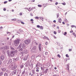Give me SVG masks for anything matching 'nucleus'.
Listing matches in <instances>:
<instances>
[{"label":"nucleus","mask_w":76,"mask_h":76,"mask_svg":"<svg viewBox=\"0 0 76 76\" xmlns=\"http://www.w3.org/2000/svg\"><path fill=\"white\" fill-rule=\"evenodd\" d=\"M11 20L12 21H16V19L15 18V19H12Z\"/></svg>","instance_id":"obj_24"},{"label":"nucleus","mask_w":76,"mask_h":76,"mask_svg":"<svg viewBox=\"0 0 76 76\" xmlns=\"http://www.w3.org/2000/svg\"><path fill=\"white\" fill-rule=\"evenodd\" d=\"M12 62V59H10L8 61V64H10Z\"/></svg>","instance_id":"obj_9"},{"label":"nucleus","mask_w":76,"mask_h":76,"mask_svg":"<svg viewBox=\"0 0 76 76\" xmlns=\"http://www.w3.org/2000/svg\"><path fill=\"white\" fill-rule=\"evenodd\" d=\"M25 70L23 72H22V74H23V75H24V74L25 73Z\"/></svg>","instance_id":"obj_42"},{"label":"nucleus","mask_w":76,"mask_h":76,"mask_svg":"<svg viewBox=\"0 0 76 76\" xmlns=\"http://www.w3.org/2000/svg\"><path fill=\"white\" fill-rule=\"evenodd\" d=\"M2 70L3 72H4L5 71H6V69L5 68H4L2 69Z\"/></svg>","instance_id":"obj_15"},{"label":"nucleus","mask_w":76,"mask_h":76,"mask_svg":"<svg viewBox=\"0 0 76 76\" xmlns=\"http://www.w3.org/2000/svg\"><path fill=\"white\" fill-rule=\"evenodd\" d=\"M36 72H39V69H37L36 70Z\"/></svg>","instance_id":"obj_40"},{"label":"nucleus","mask_w":76,"mask_h":76,"mask_svg":"<svg viewBox=\"0 0 76 76\" xmlns=\"http://www.w3.org/2000/svg\"><path fill=\"white\" fill-rule=\"evenodd\" d=\"M64 21L65 22H67V20L66 19H64Z\"/></svg>","instance_id":"obj_26"},{"label":"nucleus","mask_w":76,"mask_h":76,"mask_svg":"<svg viewBox=\"0 0 76 76\" xmlns=\"http://www.w3.org/2000/svg\"><path fill=\"white\" fill-rule=\"evenodd\" d=\"M22 47V44H20L19 46L18 47V48H21V47Z\"/></svg>","instance_id":"obj_16"},{"label":"nucleus","mask_w":76,"mask_h":76,"mask_svg":"<svg viewBox=\"0 0 76 76\" xmlns=\"http://www.w3.org/2000/svg\"><path fill=\"white\" fill-rule=\"evenodd\" d=\"M32 72L33 74H34L35 73V70H34V69L32 70Z\"/></svg>","instance_id":"obj_17"},{"label":"nucleus","mask_w":76,"mask_h":76,"mask_svg":"<svg viewBox=\"0 0 76 76\" xmlns=\"http://www.w3.org/2000/svg\"><path fill=\"white\" fill-rule=\"evenodd\" d=\"M62 4H63V5H66V3H62Z\"/></svg>","instance_id":"obj_47"},{"label":"nucleus","mask_w":76,"mask_h":76,"mask_svg":"<svg viewBox=\"0 0 76 76\" xmlns=\"http://www.w3.org/2000/svg\"><path fill=\"white\" fill-rule=\"evenodd\" d=\"M57 29H59V27H58V26L57 27Z\"/></svg>","instance_id":"obj_63"},{"label":"nucleus","mask_w":76,"mask_h":76,"mask_svg":"<svg viewBox=\"0 0 76 76\" xmlns=\"http://www.w3.org/2000/svg\"><path fill=\"white\" fill-rule=\"evenodd\" d=\"M8 1H12V0H9Z\"/></svg>","instance_id":"obj_62"},{"label":"nucleus","mask_w":76,"mask_h":76,"mask_svg":"<svg viewBox=\"0 0 76 76\" xmlns=\"http://www.w3.org/2000/svg\"><path fill=\"white\" fill-rule=\"evenodd\" d=\"M7 52H8V53H7V54L8 55H10V52H9V51H7Z\"/></svg>","instance_id":"obj_35"},{"label":"nucleus","mask_w":76,"mask_h":76,"mask_svg":"<svg viewBox=\"0 0 76 76\" xmlns=\"http://www.w3.org/2000/svg\"><path fill=\"white\" fill-rule=\"evenodd\" d=\"M39 19H41V20H42V21H43L44 20V18H42V17H39Z\"/></svg>","instance_id":"obj_23"},{"label":"nucleus","mask_w":76,"mask_h":76,"mask_svg":"<svg viewBox=\"0 0 76 76\" xmlns=\"http://www.w3.org/2000/svg\"><path fill=\"white\" fill-rule=\"evenodd\" d=\"M58 33H60V32H61V31H60V30H58Z\"/></svg>","instance_id":"obj_30"},{"label":"nucleus","mask_w":76,"mask_h":76,"mask_svg":"<svg viewBox=\"0 0 76 76\" xmlns=\"http://www.w3.org/2000/svg\"><path fill=\"white\" fill-rule=\"evenodd\" d=\"M28 10L30 12V11H31V10H32V8H31V7H30L28 8Z\"/></svg>","instance_id":"obj_21"},{"label":"nucleus","mask_w":76,"mask_h":76,"mask_svg":"<svg viewBox=\"0 0 76 76\" xmlns=\"http://www.w3.org/2000/svg\"><path fill=\"white\" fill-rule=\"evenodd\" d=\"M37 27L38 28H39L41 30H43L44 29V27L42 26H40L39 25H37Z\"/></svg>","instance_id":"obj_3"},{"label":"nucleus","mask_w":76,"mask_h":76,"mask_svg":"<svg viewBox=\"0 0 76 76\" xmlns=\"http://www.w3.org/2000/svg\"><path fill=\"white\" fill-rule=\"evenodd\" d=\"M35 19H39V17H38V16L36 17H35Z\"/></svg>","instance_id":"obj_29"},{"label":"nucleus","mask_w":76,"mask_h":76,"mask_svg":"<svg viewBox=\"0 0 76 76\" xmlns=\"http://www.w3.org/2000/svg\"><path fill=\"white\" fill-rule=\"evenodd\" d=\"M53 37L55 39H56V38H57V37H56L55 36H54Z\"/></svg>","instance_id":"obj_55"},{"label":"nucleus","mask_w":76,"mask_h":76,"mask_svg":"<svg viewBox=\"0 0 76 76\" xmlns=\"http://www.w3.org/2000/svg\"><path fill=\"white\" fill-rule=\"evenodd\" d=\"M45 44V45H47V44H48V42H46Z\"/></svg>","instance_id":"obj_48"},{"label":"nucleus","mask_w":76,"mask_h":76,"mask_svg":"<svg viewBox=\"0 0 76 76\" xmlns=\"http://www.w3.org/2000/svg\"><path fill=\"white\" fill-rule=\"evenodd\" d=\"M14 51V54H15V53H16L18 52V51H17V50H15V51Z\"/></svg>","instance_id":"obj_37"},{"label":"nucleus","mask_w":76,"mask_h":76,"mask_svg":"<svg viewBox=\"0 0 76 76\" xmlns=\"http://www.w3.org/2000/svg\"><path fill=\"white\" fill-rule=\"evenodd\" d=\"M53 28H54V27H56V25H53Z\"/></svg>","instance_id":"obj_46"},{"label":"nucleus","mask_w":76,"mask_h":76,"mask_svg":"<svg viewBox=\"0 0 76 76\" xmlns=\"http://www.w3.org/2000/svg\"><path fill=\"white\" fill-rule=\"evenodd\" d=\"M71 28H76V26L73 25L71 26Z\"/></svg>","instance_id":"obj_18"},{"label":"nucleus","mask_w":76,"mask_h":76,"mask_svg":"<svg viewBox=\"0 0 76 76\" xmlns=\"http://www.w3.org/2000/svg\"><path fill=\"white\" fill-rule=\"evenodd\" d=\"M3 75V72H1L0 73V76H1Z\"/></svg>","instance_id":"obj_19"},{"label":"nucleus","mask_w":76,"mask_h":76,"mask_svg":"<svg viewBox=\"0 0 76 76\" xmlns=\"http://www.w3.org/2000/svg\"><path fill=\"white\" fill-rule=\"evenodd\" d=\"M23 49L21 48L19 49V51H23Z\"/></svg>","instance_id":"obj_22"},{"label":"nucleus","mask_w":76,"mask_h":76,"mask_svg":"<svg viewBox=\"0 0 76 76\" xmlns=\"http://www.w3.org/2000/svg\"><path fill=\"white\" fill-rule=\"evenodd\" d=\"M17 68V66L16 64H14L13 67L12 68V70H15L16 68Z\"/></svg>","instance_id":"obj_5"},{"label":"nucleus","mask_w":76,"mask_h":76,"mask_svg":"<svg viewBox=\"0 0 76 76\" xmlns=\"http://www.w3.org/2000/svg\"><path fill=\"white\" fill-rule=\"evenodd\" d=\"M20 41V39H17L16 40H15L14 41V44L16 46H17L18 44H19V41Z\"/></svg>","instance_id":"obj_1"},{"label":"nucleus","mask_w":76,"mask_h":76,"mask_svg":"<svg viewBox=\"0 0 76 76\" xmlns=\"http://www.w3.org/2000/svg\"><path fill=\"white\" fill-rule=\"evenodd\" d=\"M57 18H58L59 17V14H57Z\"/></svg>","instance_id":"obj_38"},{"label":"nucleus","mask_w":76,"mask_h":76,"mask_svg":"<svg viewBox=\"0 0 76 76\" xmlns=\"http://www.w3.org/2000/svg\"><path fill=\"white\" fill-rule=\"evenodd\" d=\"M72 34H73V35H74L75 34V33H73Z\"/></svg>","instance_id":"obj_60"},{"label":"nucleus","mask_w":76,"mask_h":76,"mask_svg":"<svg viewBox=\"0 0 76 76\" xmlns=\"http://www.w3.org/2000/svg\"><path fill=\"white\" fill-rule=\"evenodd\" d=\"M19 31H20V32H23V31L22 30H21V29H19Z\"/></svg>","instance_id":"obj_33"},{"label":"nucleus","mask_w":76,"mask_h":76,"mask_svg":"<svg viewBox=\"0 0 76 76\" xmlns=\"http://www.w3.org/2000/svg\"><path fill=\"white\" fill-rule=\"evenodd\" d=\"M7 3V1H5L4 2V4H6Z\"/></svg>","instance_id":"obj_36"},{"label":"nucleus","mask_w":76,"mask_h":76,"mask_svg":"<svg viewBox=\"0 0 76 76\" xmlns=\"http://www.w3.org/2000/svg\"><path fill=\"white\" fill-rule=\"evenodd\" d=\"M38 7H42V5H41L38 4Z\"/></svg>","instance_id":"obj_25"},{"label":"nucleus","mask_w":76,"mask_h":76,"mask_svg":"<svg viewBox=\"0 0 76 76\" xmlns=\"http://www.w3.org/2000/svg\"><path fill=\"white\" fill-rule=\"evenodd\" d=\"M18 60V58H14L13 59V61H17Z\"/></svg>","instance_id":"obj_10"},{"label":"nucleus","mask_w":76,"mask_h":76,"mask_svg":"<svg viewBox=\"0 0 76 76\" xmlns=\"http://www.w3.org/2000/svg\"><path fill=\"white\" fill-rule=\"evenodd\" d=\"M10 55L11 57H13L15 56V53L14 51H10Z\"/></svg>","instance_id":"obj_4"},{"label":"nucleus","mask_w":76,"mask_h":76,"mask_svg":"<svg viewBox=\"0 0 76 76\" xmlns=\"http://www.w3.org/2000/svg\"><path fill=\"white\" fill-rule=\"evenodd\" d=\"M11 50H15V49L13 48V47H11Z\"/></svg>","instance_id":"obj_39"},{"label":"nucleus","mask_w":76,"mask_h":76,"mask_svg":"<svg viewBox=\"0 0 76 76\" xmlns=\"http://www.w3.org/2000/svg\"><path fill=\"white\" fill-rule=\"evenodd\" d=\"M58 22H59V23H61V18H60L58 19Z\"/></svg>","instance_id":"obj_14"},{"label":"nucleus","mask_w":76,"mask_h":76,"mask_svg":"<svg viewBox=\"0 0 76 76\" xmlns=\"http://www.w3.org/2000/svg\"><path fill=\"white\" fill-rule=\"evenodd\" d=\"M53 22L54 23H56V20H54Z\"/></svg>","instance_id":"obj_56"},{"label":"nucleus","mask_w":76,"mask_h":76,"mask_svg":"<svg viewBox=\"0 0 76 76\" xmlns=\"http://www.w3.org/2000/svg\"><path fill=\"white\" fill-rule=\"evenodd\" d=\"M62 23L63 25H65V23L64 22H62Z\"/></svg>","instance_id":"obj_53"},{"label":"nucleus","mask_w":76,"mask_h":76,"mask_svg":"<svg viewBox=\"0 0 76 76\" xmlns=\"http://www.w3.org/2000/svg\"><path fill=\"white\" fill-rule=\"evenodd\" d=\"M45 55H47V54H48V53H47V52H45Z\"/></svg>","instance_id":"obj_49"},{"label":"nucleus","mask_w":76,"mask_h":76,"mask_svg":"<svg viewBox=\"0 0 76 76\" xmlns=\"http://www.w3.org/2000/svg\"><path fill=\"white\" fill-rule=\"evenodd\" d=\"M74 36H75V37H76V34H75V35H74Z\"/></svg>","instance_id":"obj_64"},{"label":"nucleus","mask_w":76,"mask_h":76,"mask_svg":"<svg viewBox=\"0 0 76 76\" xmlns=\"http://www.w3.org/2000/svg\"><path fill=\"white\" fill-rule=\"evenodd\" d=\"M67 67L68 69V72H69V65H67Z\"/></svg>","instance_id":"obj_13"},{"label":"nucleus","mask_w":76,"mask_h":76,"mask_svg":"<svg viewBox=\"0 0 76 76\" xmlns=\"http://www.w3.org/2000/svg\"><path fill=\"white\" fill-rule=\"evenodd\" d=\"M70 33H72L73 32V30H72L71 31H70Z\"/></svg>","instance_id":"obj_45"},{"label":"nucleus","mask_w":76,"mask_h":76,"mask_svg":"<svg viewBox=\"0 0 76 76\" xmlns=\"http://www.w3.org/2000/svg\"><path fill=\"white\" fill-rule=\"evenodd\" d=\"M1 29H2L3 28V27L2 26H1V27H0Z\"/></svg>","instance_id":"obj_61"},{"label":"nucleus","mask_w":76,"mask_h":76,"mask_svg":"<svg viewBox=\"0 0 76 76\" xmlns=\"http://www.w3.org/2000/svg\"><path fill=\"white\" fill-rule=\"evenodd\" d=\"M66 57H69V56H68V54H66Z\"/></svg>","instance_id":"obj_34"},{"label":"nucleus","mask_w":76,"mask_h":76,"mask_svg":"<svg viewBox=\"0 0 76 76\" xmlns=\"http://www.w3.org/2000/svg\"><path fill=\"white\" fill-rule=\"evenodd\" d=\"M1 49H3V50H5V48H1Z\"/></svg>","instance_id":"obj_50"},{"label":"nucleus","mask_w":76,"mask_h":76,"mask_svg":"<svg viewBox=\"0 0 76 76\" xmlns=\"http://www.w3.org/2000/svg\"><path fill=\"white\" fill-rule=\"evenodd\" d=\"M72 50V49H70L69 50V51H71Z\"/></svg>","instance_id":"obj_43"},{"label":"nucleus","mask_w":76,"mask_h":76,"mask_svg":"<svg viewBox=\"0 0 76 76\" xmlns=\"http://www.w3.org/2000/svg\"><path fill=\"white\" fill-rule=\"evenodd\" d=\"M23 65H22L21 66V69H22V68H23Z\"/></svg>","instance_id":"obj_44"},{"label":"nucleus","mask_w":76,"mask_h":76,"mask_svg":"<svg viewBox=\"0 0 76 76\" xmlns=\"http://www.w3.org/2000/svg\"><path fill=\"white\" fill-rule=\"evenodd\" d=\"M57 57H58L59 58H61V56H60V55L59 54H58L57 55Z\"/></svg>","instance_id":"obj_27"},{"label":"nucleus","mask_w":76,"mask_h":76,"mask_svg":"<svg viewBox=\"0 0 76 76\" xmlns=\"http://www.w3.org/2000/svg\"><path fill=\"white\" fill-rule=\"evenodd\" d=\"M24 43L26 45H28V44H30V40H26L24 41Z\"/></svg>","instance_id":"obj_2"},{"label":"nucleus","mask_w":76,"mask_h":76,"mask_svg":"<svg viewBox=\"0 0 76 76\" xmlns=\"http://www.w3.org/2000/svg\"><path fill=\"white\" fill-rule=\"evenodd\" d=\"M16 73V70H15L13 71L12 72V75H15Z\"/></svg>","instance_id":"obj_7"},{"label":"nucleus","mask_w":76,"mask_h":76,"mask_svg":"<svg viewBox=\"0 0 76 76\" xmlns=\"http://www.w3.org/2000/svg\"><path fill=\"white\" fill-rule=\"evenodd\" d=\"M4 76H7V73H5L4 74Z\"/></svg>","instance_id":"obj_32"},{"label":"nucleus","mask_w":76,"mask_h":76,"mask_svg":"<svg viewBox=\"0 0 76 76\" xmlns=\"http://www.w3.org/2000/svg\"><path fill=\"white\" fill-rule=\"evenodd\" d=\"M58 4V2H56V3H55V4H56V5H57V4Z\"/></svg>","instance_id":"obj_51"},{"label":"nucleus","mask_w":76,"mask_h":76,"mask_svg":"<svg viewBox=\"0 0 76 76\" xmlns=\"http://www.w3.org/2000/svg\"><path fill=\"white\" fill-rule=\"evenodd\" d=\"M46 39H48V40H50L47 37H46Z\"/></svg>","instance_id":"obj_59"},{"label":"nucleus","mask_w":76,"mask_h":76,"mask_svg":"<svg viewBox=\"0 0 76 76\" xmlns=\"http://www.w3.org/2000/svg\"><path fill=\"white\" fill-rule=\"evenodd\" d=\"M4 56H1V59L2 60H4Z\"/></svg>","instance_id":"obj_12"},{"label":"nucleus","mask_w":76,"mask_h":76,"mask_svg":"<svg viewBox=\"0 0 76 76\" xmlns=\"http://www.w3.org/2000/svg\"><path fill=\"white\" fill-rule=\"evenodd\" d=\"M66 34H67V32H64V35H66Z\"/></svg>","instance_id":"obj_28"},{"label":"nucleus","mask_w":76,"mask_h":76,"mask_svg":"<svg viewBox=\"0 0 76 76\" xmlns=\"http://www.w3.org/2000/svg\"><path fill=\"white\" fill-rule=\"evenodd\" d=\"M53 33L55 35H56V34H57V32L55 31H54Z\"/></svg>","instance_id":"obj_31"},{"label":"nucleus","mask_w":76,"mask_h":76,"mask_svg":"<svg viewBox=\"0 0 76 76\" xmlns=\"http://www.w3.org/2000/svg\"><path fill=\"white\" fill-rule=\"evenodd\" d=\"M39 49L40 51H41V44H40L39 45Z\"/></svg>","instance_id":"obj_8"},{"label":"nucleus","mask_w":76,"mask_h":76,"mask_svg":"<svg viewBox=\"0 0 76 76\" xmlns=\"http://www.w3.org/2000/svg\"><path fill=\"white\" fill-rule=\"evenodd\" d=\"M22 47L23 48L25 49V48H26V45L24 44H23L22 45Z\"/></svg>","instance_id":"obj_6"},{"label":"nucleus","mask_w":76,"mask_h":76,"mask_svg":"<svg viewBox=\"0 0 76 76\" xmlns=\"http://www.w3.org/2000/svg\"><path fill=\"white\" fill-rule=\"evenodd\" d=\"M22 12H20V16H21L22 15Z\"/></svg>","instance_id":"obj_52"},{"label":"nucleus","mask_w":76,"mask_h":76,"mask_svg":"<svg viewBox=\"0 0 76 76\" xmlns=\"http://www.w3.org/2000/svg\"><path fill=\"white\" fill-rule=\"evenodd\" d=\"M7 34H11L10 32H7Z\"/></svg>","instance_id":"obj_57"},{"label":"nucleus","mask_w":76,"mask_h":76,"mask_svg":"<svg viewBox=\"0 0 76 76\" xmlns=\"http://www.w3.org/2000/svg\"><path fill=\"white\" fill-rule=\"evenodd\" d=\"M4 11H6V8H4Z\"/></svg>","instance_id":"obj_54"},{"label":"nucleus","mask_w":76,"mask_h":76,"mask_svg":"<svg viewBox=\"0 0 76 76\" xmlns=\"http://www.w3.org/2000/svg\"><path fill=\"white\" fill-rule=\"evenodd\" d=\"M35 55H33L31 56V59H34L35 58Z\"/></svg>","instance_id":"obj_11"},{"label":"nucleus","mask_w":76,"mask_h":76,"mask_svg":"<svg viewBox=\"0 0 76 76\" xmlns=\"http://www.w3.org/2000/svg\"><path fill=\"white\" fill-rule=\"evenodd\" d=\"M31 22V23H34V20L33 19H31L30 20Z\"/></svg>","instance_id":"obj_20"},{"label":"nucleus","mask_w":76,"mask_h":76,"mask_svg":"<svg viewBox=\"0 0 76 76\" xmlns=\"http://www.w3.org/2000/svg\"><path fill=\"white\" fill-rule=\"evenodd\" d=\"M21 23L22 24H23V25H24V24H25V23L23 22H21Z\"/></svg>","instance_id":"obj_41"},{"label":"nucleus","mask_w":76,"mask_h":76,"mask_svg":"<svg viewBox=\"0 0 76 76\" xmlns=\"http://www.w3.org/2000/svg\"><path fill=\"white\" fill-rule=\"evenodd\" d=\"M1 61L0 60V65H1Z\"/></svg>","instance_id":"obj_58"}]
</instances>
